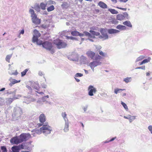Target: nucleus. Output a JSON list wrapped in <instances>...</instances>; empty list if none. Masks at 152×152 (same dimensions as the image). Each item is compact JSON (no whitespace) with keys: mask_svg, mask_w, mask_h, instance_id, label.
Instances as JSON below:
<instances>
[{"mask_svg":"<svg viewBox=\"0 0 152 152\" xmlns=\"http://www.w3.org/2000/svg\"><path fill=\"white\" fill-rule=\"evenodd\" d=\"M53 43L56 45L58 49L65 48L67 47V45L66 42L59 39H56L54 40Z\"/></svg>","mask_w":152,"mask_h":152,"instance_id":"obj_1","label":"nucleus"},{"mask_svg":"<svg viewBox=\"0 0 152 152\" xmlns=\"http://www.w3.org/2000/svg\"><path fill=\"white\" fill-rule=\"evenodd\" d=\"M42 47L47 50L50 51L52 54L55 53V50L51 42L48 41L44 42L42 44Z\"/></svg>","mask_w":152,"mask_h":152,"instance_id":"obj_2","label":"nucleus"},{"mask_svg":"<svg viewBox=\"0 0 152 152\" xmlns=\"http://www.w3.org/2000/svg\"><path fill=\"white\" fill-rule=\"evenodd\" d=\"M29 12L31 14V17L33 23L36 25L39 24L41 23V19L37 18V15L34 13V10L32 9H30Z\"/></svg>","mask_w":152,"mask_h":152,"instance_id":"obj_3","label":"nucleus"},{"mask_svg":"<svg viewBox=\"0 0 152 152\" xmlns=\"http://www.w3.org/2000/svg\"><path fill=\"white\" fill-rule=\"evenodd\" d=\"M45 124H46L43 125L40 128V131L41 132L45 134H50L52 130L51 127L48 123Z\"/></svg>","mask_w":152,"mask_h":152,"instance_id":"obj_4","label":"nucleus"},{"mask_svg":"<svg viewBox=\"0 0 152 152\" xmlns=\"http://www.w3.org/2000/svg\"><path fill=\"white\" fill-rule=\"evenodd\" d=\"M19 137L21 142L29 139L31 137V135L28 134L23 133L20 135Z\"/></svg>","mask_w":152,"mask_h":152,"instance_id":"obj_5","label":"nucleus"},{"mask_svg":"<svg viewBox=\"0 0 152 152\" xmlns=\"http://www.w3.org/2000/svg\"><path fill=\"white\" fill-rule=\"evenodd\" d=\"M46 117L44 114H42L40 115L39 116V120L40 122L42 124H38L39 126H41L46 121Z\"/></svg>","mask_w":152,"mask_h":152,"instance_id":"obj_6","label":"nucleus"},{"mask_svg":"<svg viewBox=\"0 0 152 152\" xmlns=\"http://www.w3.org/2000/svg\"><path fill=\"white\" fill-rule=\"evenodd\" d=\"M89 91L88 95L90 96L94 95V93H95L96 91V88H94L92 86H90L88 88Z\"/></svg>","mask_w":152,"mask_h":152,"instance_id":"obj_7","label":"nucleus"},{"mask_svg":"<svg viewBox=\"0 0 152 152\" xmlns=\"http://www.w3.org/2000/svg\"><path fill=\"white\" fill-rule=\"evenodd\" d=\"M10 141L13 144H18L21 142L19 137H17L12 138L10 140Z\"/></svg>","mask_w":152,"mask_h":152,"instance_id":"obj_8","label":"nucleus"},{"mask_svg":"<svg viewBox=\"0 0 152 152\" xmlns=\"http://www.w3.org/2000/svg\"><path fill=\"white\" fill-rule=\"evenodd\" d=\"M101 64V62L98 61H93L91 62L90 64V66L91 69L94 71V68L96 66L100 65Z\"/></svg>","mask_w":152,"mask_h":152,"instance_id":"obj_9","label":"nucleus"},{"mask_svg":"<svg viewBox=\"0 0 152 152\" xmlns=\"http://www.w3.org/2000/svg\"><path fill=\"white\" fill-rule=\"evenodd\" d=\"M107 29L105 28H101L100 31L103 36V37L105 38H108V36L107 34Z\"/></svg>","mask_w":152,"mask_h":152,"instance_id":"obj_10","label":"nucleus"},{"mask_svg":"<svg viewBox=\"0 0 152 152\" xmlns=\"http://www.w3.org/2000/svg\"><path fill=\"white\" fill-rule=\"evenodd\" d=\"M71 34L74 36H78L80 37H83L84 36V34L82 33H80L79 32L74 31H72L71 32Z\"/></svg>","mask_w":152,"mask_h":152,"instance_id":"obj_11","label":"nucleus"},{"mask_svg":"<svg viewBox=\"0 0 152 152\" xmlns=\"http://www.w3.org/2000/svg\"><path fill=\"white\" fill-rule=\"evenodd\" d=\"M40 33L37 30L35 29L33 31V38H38L41 36Z\"/></svg>","mask_w":152,"mask_h":152,"instance_id":"obj_12","label":"nucleus"},{"mask_svg":"<svg viewBox=\"0 0 152 152\" xmlns=\"http://www.w3.org/2000/svg\"><path fill=\"white\" fill-rule=\"evenodd\" d=\"M86 54L88 57L91 58V59H93L95 56V53L91 51H88L86 52Z\"/></svg>","mask_w":152,"mask_h":152,"instance_id":"obj_13","label":"nucleus"},{"mask_svg":"<svg viewBox=\"0 0 152 152\" xmlns=\"http://www.w3.org/2000/svg\"><path fill=\"white\" fill-rule=\"evenodd\" d=\"M40 39H32V42H36L37 44L39 45H42L43 42L40 40Z\"/></svg>","mask_w":152,"mask_h":152,"instance_id":"obj_14","label":"nucleus"},{"mask_svg":"<svg viewBox=\"0 0 152 152\" xmlns=\"http://www.w3.org/2000/svg\"><path fill=\"white\" fill-rule=\"evenodd\" d=\"M98 5L100 7L103 9H106L107 8V6L106 4L101 1L98 3Z\"/></svg>","mask_w":152,"mask_h":152,"instance_id":"obj_15","label":"nucleus"},{"mask_svg":"<svg viewBox=\"0 0 152 152\" xmlns=\"http://www.w3.org/2000/svg\"><path fill=\"white\" fill-rule=\"evenodd\" d=\"M124 118L125 119H129L130 122H131L132 121L135 119V117L134 116L128 115L127 116H124Z\"/></svg>","mask_w":152,"mask_h":152,"instance_id":"obj_16","label":"nucleus"},{"mask_svg":"<svg viewBox=\"0 0 152 152\" xmlns=\"http://www.w3.org/2000/svg\"><path fill=\"white\" fill-rule=\"evenodd\" d=\"M107 31L109 34H113L118 33V32H119V31L118 30L111 28L109 29Z\"/></svg>","mask_w":152,"mask_h":152,"instance_id":"obj_17","label":"nucleus"},{"mask_svg":"<svg viewBox=\"0 0 152 152\" xmlns=\"http://www.w3.org/2000/svg\"><path fill=\"white\" fill-rule=\"evenodd\" d=\"M19 149L18 146H13L12 148V152H19Z\"/></svg>","mask_w":152,"mask_h":152,"instance_id":"obj_18","label":"nucleus"},{"mask_svg":"<svg viewBox=\"0 0 152 152\" xmlns=\"http://www.w3.org/2000/svg\"><path fill=\"white\" fill-rule=\"evenodd\" d=\"M150 60H151V58L150 57H148L147 58L145 59H144L141 62L139 63V65H141L143 64L148 63L150 61Z\"/></svg>","mask_w":152,"mask_h":152,"instance_id":"obj_19","label":"nucleus"},{"mask_svg":"<svg viewBox=\"0 0 152 152\" xmlns=\"http://www.w3.org/2000/svg\"><path fill=\"white\" fill-rule=\"evenodd\" d=\"M125 16L122 14H118L117 15L116 18L118 20H121L125 18Z\"/></svg>","mask_w":152,"mask_h":152,"instance_id":"obj_20","label":"nucleus"},{"mask_svg":"<svg viewBox=\"0 0 152 152\" xmlns=\"http://www.w3.org/2000/svg\"><path fill=\"white\" fill-rule=\"evenodd\" d=\"M123 24L129 27L132 28V25L129 21H127L124 22H123Z\"/></svg>","mask_w":152,"mask_h":152,"instance_id":"obj_21","label":"nucleus"},{"mask_svg":"<svg viewBox=\"0 0 152 152\" xmlns=\"http://www.w3.org/2000/svg\"><path fill=\"white\" fill-rule=\"evenodd\" d=\"M69 124L68 122H66L64 129V132H66L68 131L69 130Z\"/></svg>","mask_w":152,"mask_h":152,"instance_id":"obj_22","label":"nucleus"},{"mask_svg":"<svg viewBox=\"0 0 152 152\" xmlns=\"http://www.w3.org/2000/svg\"><path fill=\"white\" fill-rule=\"evenodd\" d=\"M116 28L119 30H126V27L124 26L119 25L117 26Z\"/></svg>","mask_w":152,"mask_h":152,"instance_id":"obj_23","label":"nucleus"},{"mask_svg":"<svg viewBox=\"0 0 152 152\" xmlns=\"http://www.w3.org/2000/svg\"><path fill=\"white\" fill-rule=\"evenodd\" d=\"M89 32H90L92 35L94 36H98L100 34L99 33L91 30L89 31Z\"/></svg>","mask_w":152,"mask_h":152,"instance_id":"obj_24","label":"nucleus"},{"mask_svg":"<svg viewBox=\"0 0 152 152\" xmlns=\"http://www.w3.org/2000/svg\"><path fill=\"white\" fill-rule=\"evenodd\" d=\"M108 10L112 14H117L118 13L117 10L114 9H109Z\"/></svg>","mask_w":152,"mask_h":152,"instance_id":"obj_25","label":"nucleus"},{"mask_svg":"<svg viewBox=\"0 0 152 152\" xmlns=\"http://www.w3.org/2000/svg\"><path fill=\"white\" fill-rule=\"evenodd\" d=\"M12 56V55H7L5 59L9 63L10 62V60Z\"/></svg>","mask_w":152,"mask_h":152,"instance_id":"obj_26","label":"nucleus"},{"mask_svg":"<svg viewBox=\"0 0 152 152\" xmlns=\"http://www.w3.org/2000/svg\"><path fill=\"white\" fill-rule=\"evenodd\" d=\"M125 90V89H122L116 88V89H115V90H114V93L115 94H117L118 93H119L121 91H124V90Z\"/></svg>","mask_w":152,"mask_h":152,"instance_id":"obj_27","label":"nucleus"},{"mask_svg":"<svg viewBox=\"0 0 152 152\" xmlns=\"http://www.w3.org/2000/svg\"><path fill=\"white\" fill-rule=\"evenodd\" d=\"M50 26V25L49 24H47V23H44L42 24L41 26V27L44 28V29H46L47 28H48Z\"/></svg>","mask_w":152,"mask_h":152,"instance_id":"obj_28","label":"nucleus"},{"mask_svg":"<svg viewBox=\"0 0 152 152\" xmlns=\"http://www.w3.org/2000/svg\"><path fill=\"white\" fill-rule=\"evenodd\" d=\"M131 77H127L126 78H124V81L126 83H127L130 82L131 81Z\"/></svg>","mask_w":152,"mask_h":152,"instance_id":"obj_29","label":"nucleus"},{"mask_svg":"<svg viewBox=\"0 0 152 152\" xmlns=\"http://www.w3.org/2000/svg\"><path fill=\"white\" fill-rule=\"evenodd\" d=\"M61 6L63 8H67L68 7V4L66 2H64L61 5Z\"/></svg>","mask_w":152,"mask_h":152,"instance_id":"obj_30","label":"nucleus"},{"mask_svg":"<svg viewBox=\"0 0 152 152\" xmlns=\"http://www.w3.org/2000/svg\"><path fill=\"white\" fill-rule=\"evenodd\" d=\"M28 70V69H25V70H24L22 72H21V76L22 77L24 76V75H26V73H27V71Z\"/></svg>","mask_w":152,"mask_h":152,"instance_id":"obj_31","label":"nucleus"},{"mask_svg":"<svg viewBox=\"0 0 152 152\" xmlns=\"http://www.w3.org/2000/svg\"><path fill=\"white\" fill-rule=\"evenodd\" d=\"M54 9V6L53 5H51L47 8V10L48 12H50L53 10Z\"/></svg>","mask_w":152,"mask_h":152,"instance_id":"obj_32","label":"nucleus"},{"mask_svg":"<svg viewBox=\"0 0 152 152\" xmlns=\"http://www.w3.org/2000/svg\"><path fill=\"white\" fill-rule=\"evenodd\" d=\"M145 58L143 56H141L138 57L136 61H141Z\"/></svg>","mask_w":152,"mask_h":152,"instance_id":"obj_33","label":"nucleus"},{"mask_svg":"<svg viewBox=\"0 0 152 152\" xmlns=\"http://www.w3.org/2000/svg\"><path fill=\"white\" fill-rule=\"evenodd\" d=\"M1 150L2 152H7V150L6 147L5 146H1Z\"/></svg>","mask_w":152,"mask_h":152,"instance_id":"obj_34","label":"nucleus"},{"mask_svg":"<svg viewBox=\"0 0 152 152\" xmlns=\"http://www.w3.org/2000/svg\"><path fill=\"white\" fill-rule=\"evenodd\" d=\"M41 8L42 10H45L46 7V5L43 3H41L40 5Z\"/></svg>","mask_w":152,"mask_h":152,"instance_id":"obj_35","label":"nucleus"},{"mask_svg":"<svg viewBox=\"0 0 152 152\" xmlns=\"http://www.w3.org/2000/svg\"><path fill=\"white\" fill-rule=\"evenodd\" d=\"M121 104L126 110H128V107L125 103L122 102H121Z\"/></svg>","mask_w":152,"mask_h":152,"instance_id":"obj_36","label":"nucleus"},{"mask_svg":"<svg viewBox=\"0 0 152 152\" xmlns=\"http://www.w3.org/2000/svg\"><path fill=\"white\" fill-rule=\"evenodd\" d=\"M61 115L64 119L66 121V118L67 115L65 112L62 113Z\"/></svg>","mask_w":152,"mask_h":152,"instance_id":"obj_37","label":"nucleus"},{"mask_svg":"<svg viewBox=\"0 0 152 152\" xmlns=\"http://www.w3.org/2000/svg\"><path fill=\"white\" fill-rule=\"evenodd\" d=\"M14 100V99L10 98L7 100V102L9 104H10Z\"/></svg>","mask_w":152,"mask_h":152,"instance_id":"obj_38","label":"nucleus"},{"mask_svg":"<svg viewBox=\"0 0 152 152\" xmlns=\"http://www.w3.org/2000/svg\"><path fill=\"white\" fill-rule=\"evenodd\" d=\"M145 66H142L137 67L135 68L136 69H141L143 70H145Z\"/></svg>","mask_w":152,"mask_h":152,"instance_id":"obj_39","label":"nucleus"},{"mask_svg":"<svg viewBox=\"0 0 152 152\" xmlns=\"http://www.w3.org/2000/svg\"><path fill=\"white\" fill-rule=\"evenodd\" d=\"M83 34H84V35H85L88 37L90 36L91 35L90 33L86 31H84Z\"/></svg>","mask_w":152,"mask_h":152,"instance_id":"obj_40","label":"nucleus"},{"mask_svg":"<svg viewBox=\"0 0 152 152\" xmlns=\"http://www.w3.org/2000/svg\"><path fill=\"white\" fill-rule=\"evenodd\" d=\"M102 57L99 55H96L95 57V59L96 60H97L98 59H100Z\"/></svg>","mask_w":152,"mask_h":152,"instance_id":"obj_41","label":"nucleus"},{"mask_svg":"<svg viewBox=\"0 0 152 152\" xmlns=\"http://www.w3.org/2000/svg\"><path fill=\"white\" fill-rule=\"evenodd\" d=\"M31 141H30V142H29L28 143H27V145H30L28 147V148H27V149H28V148H32L33 147V146H33V145H31Z\"/></svg>","mask_w":152,"mask_h":152,"instance_id":"obj_42","label":"nucleus"},{"mask_svg":"<svg viewBox=\"0 0 152 152\" xmlns=\"http://www.w3.org/2000/svg\"><path fill=\"white\" fill-rule=\"evenodd\" d=\"M20 80L18 81L14 79L12 80V83L14 84H15L16 83H19L20 82Z\"/></svg>","mask_w":152,"mask_h":152,"instance_id":"obj_43","label":"nucleus"},{"mask_svg":"<svg viewBox=\"0 0 152 152\" xmlns=\"http://www.w3.org/2000/svg\"><path fill=\"white\" fill-rule=\"evenodd\" d=\"M99 54H100V55L103 56H105L106 55V53L103 52L102 51H100L99 52Z\"/></svg>","mask_w":152,"mask_h":152,"instance_id":"obj_44","label":"nucleus"},{"mask_svg":"<svg viewBox=\"0 0 152 152\" xmlns=\"http://www.w3.org/2000/svg\"><path fill=\"white\" fill-rule=\"evenodd\" d=\"M83 76V74L81 73H77L75 75V76L76 77H82Z\"/></svg>","mask_w":152,"mask_h":152,"instance_id":"obj_45","label":"nucleus"},{"mask_svg":"<svg viewBox=\"0 0 152 152\" xmlns=\"http://www.w3.org/2000/svg\"><path fill=\"white\" fill-rule=\"evenodd\" d=\"M148 129L151 133L152 134V126L150 125L148 127Z\"/></svg>","mask_w":152,"mask_h":152,"instance_id":"obj_46","label":"nucleus"},{"mask_svg":"<svg viewBox=\"0 0 152 152\" xmlns=\"http://www.w3.org/2000/svg\"><path fill=\"white\" fill-rule=\"evenodd\" d=\"M19 148H20V150L24 149V147L23 145H19L18 146Z\"/></svg>","mask_w":152,"mask_h":152,"instance_id":"obj_47","label":"nucleus"},{"mask_svg":"<svg viewBox=\"0 0 152 152\" xmlns=\"http://www.w3.org/2000/svg\"><path fill=\"white\" fill-rule=\"evenodd\" d=\"M117 8L121 10L124 11H126L127 10V8H123L121 7H117Z\"/></svg>","mask_w":152,"mask_h":152,"instance_id":"obj_48","label":"nucleus"},{"mask_svg":"<svg viewBox=\"0 0 152 152\" xmlns=\"http://www.w3.org/2000/svg\"><path fill=\"white\" fill-rule=\"evenodd\" d=\"M18 73L17 70H16L14 72L12 73V75H18Z\"/></svg>","mask_w":152,"mask_h":152,"instance_id":"obj_49","label":"nucleus"},{"mask_svg":"<svg viewBox=\"0 0 152 152\" xmlns=\"http://www.w3.org/2000/svg\"><path fill=\"white\" fill-rule=\"evenodd\" d=\"M38 75H39L40 76H42L43 75V73H42V72H39L38 73Z\"/></svg>","mask_w":152,"mask_h":152,"instance_id":"obj_50","label":"nucleus"},{"mask_svg":"<svg viewBox=\"0 0 152 152\" xmlns=\"http://www.w3.org/2000/svg\"><path fill=\"white\" fill-rule=\"evenodd\" d=\"M128 0H120V1L121 2H122L124 3H125Z\"/></svg>","mask_w":152,"mask_h":152,"instance_id":"obj_51","label":"nucleus"},{"mask_svg":"<svg viewBox=\"0 0 152 152\" xmlns=\"http://www.w3.org/2000/svg\"><path fill=\"white\" fill-rule=\"evenodd\" d=\"M24 33V30L22 29L20 32V34H23Z\"/></svg>","mask_w":152,"mask_h":152,"instance_id":"obj_52","label":"nucleus"},{"mask_svg":"<svg viewBox=\"0 0 152 152\" xmlns=\"http://www.w3.org/2000/svg\"><path fill=\"white\" fill-rule=\"evenodd\" d=\"M26 87L28 88V89H29V90H32V88H31V87H30V86H27Z\"/></svg>","mask_w":152,"mask_h":152,"instance_id":"obj_53","label":"nucleus"},{"mask_svg":"<svg viewBox=\"0 0 152 152\" xmlns=\"http://www.w3.org/2000/svg\"><path fill=\"white\" fill-rule=\"evenodd\" d=\"M116 138V137H114V138H112V139H111V140H110L109 142H111V141H113V140H114Z\"/></svg>","mask_w":152,"mask_h":152,"instance_id":"obj_54","label":"nucleus"},{"mask_svg":"<svg viewBox=\"0 0 152 152\" xmlns=\"http://www.w3.org/2000/svg\"><path fill=\"white\" fill-rule=\"evenodd\" d=\"M37 92L39 94H44V93L42 92H38V91H37Z\"/></svg>","mask_w":152,"mask_h":152,"instance_id":"obj_55","label":"nucleus"},{"mask_svg":"<svg viewBox=\"0 0 152 152\" xmlns=\"http://www.w3.org/2000/svg\"><path fill=\"white\" fill-rule=\"evenodd\" d=\"M111 1L114 2V3H116L117 1V0H111Z\"/></svg>","mask_w":152,"mask_h":152,"instance_id":"obj_56","label":"nucleus"},{"mask_svg":"<svg viewBox=\"0 0 152 152\" xmlns=\"http://www.w3.org/2000/svg\"><path fill=\"white\" fill-rule=\"evenodd\" d=\"M91 29L93 30H96V29L95 27H92L91 28Z\"/></svg>","mask_w":152,"mask_h":152,"instance_id":"obj_57","label":"nucleus"},{"mask_svg":"<svg viewBox=\"0 0 152 152\" xmlns=\"http://www.w3.org/2000/svg\"><path fill=\"white\" fill-rule=\"evenodd\" d=\"M75 79L77 82H79L80 81V80L78 79L75 78Z\"/></svg>","mask_w":152,"mask_h":152,"instance_id":"obj_58","label":"nucleus"},{"mask_svg":"<svg viewBox=\"0 0 152 152\" xmlns=\"http://www.w3.org/2000/svg\"><path fill=\"white\" fill-rule=\"evenodd\" d=\"M5 89V88H1L0 90V91H2L4 90Z\"/></svg>","mask_w":152,"mask_h":152,"instance_id":"obj_59","label":"nucleus"},{"mask_svg":"<svg viewBox=\"0 0 152 152\" xmlns=\"http://www.w3.org/2000/svg\"><path fill=\"white\" fill-rule=\"evenodd\" d=\"M87 107H84L83 108V110L85 112L86 111V110H87Z\"/></svg>","mask_w":152,"mask_h":152,"instance_id":"obj_60","label":"nucleus"},{"mask_svg":"<svg viewBox=\"0 0 152 152\" xmlns=\"http://www.w3.org/2000/svg\"><path fill=\"white\" fill-rule=\"evenodd\" d=\"M146 75L147 76H149L150 75V73L149 72H147L146 73Z\"/></svg>","mask_w":152,"mask_h":152,"instance_id":"obj_61","label":"nucleus"},{"mask_svg":"<svg viewBox=\"0 0 152 152\" xmlns=\"http://www.w3.org/2000/svg\"><path fill=\"white\" fill-rule=\"evenodd\" d=\"M66 37H67V38H74L72 37H68V36H66Z\"/></svg>","mask_w":152,"mask_h":152,"instance_id":"obj_62","label":"nucleus"},{"mask_svg":"<svg viewBox=\"0 0 152 152\" xmlns=\"http://www.w3.org/2000/svg\"><path fill=\"white\" fill-rule=\"evenodd\" d=\"M81 123V124L83 127V128L84 127V126L83 123Z\"/></svg>","mask_w":152,"mask_h":152,"instance_id":"obj_63","label":"nucleus"},{"mask_svg":"<svg viewBox=\"0 0 152 152\" xmlns=\"http://www.w3.org/2000/svg\"><path fill=\"white\" fill-rule=\"evenodd\" d=\"M23 152H30L29 151H23Z\"/></svg>","mask_w":152,"mask_h":152,"instance_id":"obj_64","label":"nucleus"}]
</instances>
